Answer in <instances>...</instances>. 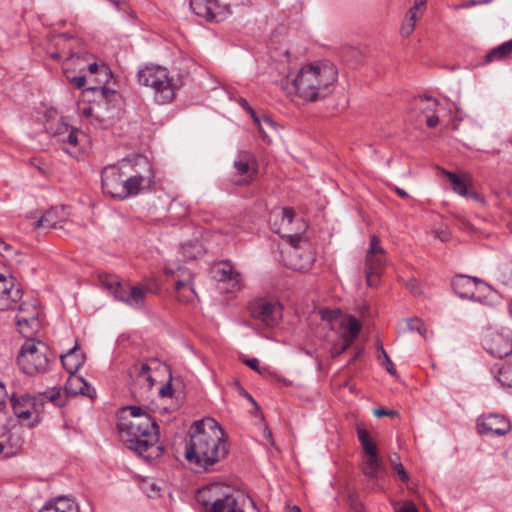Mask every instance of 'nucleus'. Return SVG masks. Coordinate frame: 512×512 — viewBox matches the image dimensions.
<instances>
[{"instance_id": "20e7f679", "label": "nucleus", "mask_w": 512, "mask_h": 512, "mask_svg": "<svg viewBox=\"0 0 512 512\" xmlns=\"http://www.w3.org/2000/svg\"><path fill=\"white\" fill-rule=\"evenodd\" d=\"M54 358L44 342L28 338L18 353L17 364L24 374L33 376L48 371Z\"/></svg>"}, {"instance_id": "37998d69", "label": "nucleus", "mask_w": 512, "mask_h": 512, "mask_svg": "<svg viewBox=\"0 0 512 512\" xmlns=\"http://www.w3.org/2000/svg\"><path fill=\"white\" fill-rule=\"evenodd\" d=\"M419 101L420 103H423V102H427L428 104L424 107V106H420V108L422 109L423 113L425 114H429V113H435V110H436V107L438 106V101L433 99L432 97L430 96H425V97H420L419 98Z\"/></svg>"}, {"instance_id": "1a4fd4ad", "label": "nucleus", "mask_w": 512, "mask_h": 512, "mask_svg": "<svg viewBox=\"0 0 512 512\" xmlns=\"http://www.w3.org/2000/svg\"><path fill=\"white\" fill-rule=\"evenodd\" d=\"M11 403L15 416L28 427L32 428L41 421L42 403L36 396H13Z\"/></svg>"}, {"instance_id": "c85d7f7f", "label": "nucleus", "mask_w": 512, "mask_h": 512, "mask_svg": "<svg viewBox=\"0 0 512 512\" xmlns=\"http://www.w3.org/2000/svg\"><path fill=\"white\" fill-rule=\"evenodd\" d=\"M491 372L501 386L512 388V363H496Z\"/></svg>"}, {"instance_id": "13d9d810", "label": "nucleus", "mask_w": 512, "mask_h": 512, "mask_svg": "<svg viewBox=\"0 0 512 512\" xmlns=\"http://www.w3.org/2000/svg\"><path fill=\"white\" fill-rule=\"evenodd\" d=\"M159 394L162 396V397H170L172 396L173 394V388H172V385L171 383H166L165 385H163L159 391Z\"/></svg>"}, {"instance_id": "49530a36", "label": "nucleus", "mask_w": 512, "mask_h": 512, "mask_svg": "<svg viewBox=\"0 0 512 512\" xmlns=\"http://www.w3.org/2000/svg\"><path fill=\"white\" fill-rule=\"evenodd\" d=\"M391 463H392L394 472L397 474V476L400 478V480L402 482H408L409 475L405 471L403 465L401 463H394V461L392 459H391Z\"/></svg>"}, {"instance_id": "2eb2a0df", "label": "nucleus", "mask_w": 512, "mask_h": 512, "mask_svg": "<svg viewBox=\"0 0 512 512\" xmlns=\"http://www.w3.org/2000/svg\"><path fill=\"white\" fill-rule=\"evenodd\" d=\"M176 298L179 302L189 304L197 298L193 283L192 272L184 267H179L172 273Z\"/></svg>"}, {"instance_id": "bf43d9fd", "label": "nucleus", "mask_w": 512, "mask_h": 512, "mask_svg": "<svg viewBox=\"0 0 512 512\" xmlns=\"http://www.w3.org/2000/svg\"><path fill=\"white\" fill-rule=\"evenodd\" d=\"M6 390L2 382H0V412L5 409Z\"/></svg>"}, {"instance_id": "5fc2aeb1", "label": "nucleus", "mask_w": 512, "mask_h": 512, "mask_svg": "<svg viewBox=\"0 0 512 512\" xmlns=\"http://www.w3.org/2000/svg\"><path fill=\"white\" fill-rule=\"evenodd\" d=\"M395 512H419L416 505L412 501H406L404 504L395 510Z\"/></svg>"}, {"instance_id": "e433bc0d", "label": "nucleus", "mask_w": 512, "mask_h": 512, "mask_svg": "<svg viewBox=\"0 0 512 512\" xmlns=\"http://www.w3.org/2000/svg\"><path fill=\"white\" fill-rule=\"evenodd\" d=\"M238 103L239 105L245 109L249 114L250 116L252 117L254 123L258 126V130L259 132L261 133L263 139H266L267 138V134L266 132L264 131V129H262L261 127V120H260V117L259 115L254 111V109L249 105L248 101L244 98H239L238 99Z\"/></svg>"}, {"instance_id": "f3484780", "label": "nucleus", "mask_w": 512, "mask_h": 512, "mask_svg": "<svg viewBox=\"0 0 512 512\" xmlns=\"http://www.w3.org/2000/svg\"><path fill=\"white\" fill-rule=\"evenodd\" d=\"M233 167L235 169L234 183L239 186L250 184L257 175L254 157L246 152H240L234 160Z\"/></svg>"}, {"instance_id": "774afa93", "label": "nucleus", "mask_w": 512, "mask_h": 512, "mask_svg": "<svg viewBox=\"0 0 512 512\" xmlns=\"http://www.w3.org/2000/svg\"><path fill=\"white\" fill-rule=\"evenodd\" d=\"M243 395L246 397V399L249 400V402H251V404L254 406L255 410L258 412L259 411V406L256 403V401L254 400V398L248 392H246V391L243 392Z\"/></svg>"}, {"instance_id": "6e6552de", "label": "nucleus", "mask_w": 512, "mask_h": 512, "mask_svg": "<svg viewBox=\"0 0 512 512\" xmlns=\"http://www.w3.org/2000/svg\"><path fill=\"white\" fill-rule=\"evenodd\" d=\"M129 159H123L116 165L106 166L101 174L103 193L116 200H125L126 178Z\"/></svg>"}, {"instance_id": "39448f33", "label": "nucleus", "mask_w": 512, "mask_h": 512, "mask_svg": "<svg viewBox=\"0 0 512 512\" xmlns=\"http://www.w3.org/2000/svg\"><path fill=\"white\" fill-rule=\"evenodd\" d=\"M139 84L151 87L160 104L170 103L176 95V85L169 77L168 70L159 65H145L137 72Z\"/></svg>"}, {"instance_id": "aec40b11", "label": "nucleus", "mask_w": 512, "mask_h": 512, "mask_svg": "<svg viewBox=\"0 0 512 512\" xmlns=\"http://www.w3.org/2000/svg\"><path fill=\"white\" fill-rule=\"evenodd\" d=\"M23 444V439L16 427L3 429L0 433V455L11 457L18 453Z\"/></svg>"}, {"instance_id": "79ce46f5", "label": "nucleus", "mask_w": 512, "mask_h": 512, "mask_svg": "<svg viewBox=\"0 0 512 512\" xmlns=\"http://www.w3.org/2000/svg\"><path fill=\"white\" fill-rule=\"evenodd\" d=\"M407 328L410 331L418 332L421 336L426 338L427 329L420 319H409L407 321Z\"/></svg>"}, {"instance_id": "6e6d98bb", "label": "nucleus", "mask_w": 512, "mask_h": 512, "mask_svg": "<svg viewBox=\"0 0 512 512\" xmlns=\"http://www.w3.org/2000/svg\"><path fill=\"white\" fill-rule=\"evenodd\" d=\"M398 413L395 410H386L383 408L375 409L374 415L376 417H382V416H396Z\"/></svg>"}, {"instance_id": "de8ad7c7", "label": "nucleus", "mask_w": 512, "mask_h": 512, "mask_svg": "<svg viewBox=\"0 0 512 512\" xmlns=\"http://www.w3.org/2000/svg\"><path fill=\"white\" fill-rule=\"evenodd\" d=\"M280 215H281L282 224L289 225L293 222L295 213H294V210L291 208H283L280 211Z\"/></svg>"}, {"instance_id": "4c0bfd02", "label": "nucleus", "mask_w": 512, "mask_h": 512, "mask_svg": "<svg viewBox=\"0 0 512 512\" xmlns=\"http://www.w3.org/2000/svg\"><path fill=\"white\" fill-rule=\"evenodd\" d=\"M36 397L41 401L42 408L44 407V403L47 401L53 403L57 407H61L63 405V403L60 402V391L56 389H53L51 391H45L43 393H40Z\"/></svg>"}, {"instance_id": "c03bdc74", "label": "nucleus", "mask_w": 512, "mask_h": 512, "mask_svg": "<svg viewBox=\"0 0 512 512\" xmlns=\"http://www.w3.org/2000/svg\"><path fill=\"white\" fill-rule=\"evenodd\" d=\"M112 293H113L115 299L125 303V299L127 298L128 294H129V288L122 286L119 281H115V288Z\"/></svg>"}, {"instance_id": "680f3d73", "label": "nucleus", "mask_w": 512, "mask_h": 512, "mask_svg": "<svg viewBox=\"0 0 512 512\" xmlns=\"http://www.w3.org/2000/svg\"><path fill=\"white\" fill-rule=\"evenodd\" d=\"M245 364L251 369L258 371L259 369V361L257 358H250L245 361Z\"/></svg>"}, {"instance_id": "0e129e2a", "label": "nucleus", "mask_w": 512, "mask_h": 512, "mask_svg": "<svg viewBox=\"0 0 512 512\" xmlns=\"http://www.w3.org/2000/svg\"><path fill=\"white\" fill-rule=\"evenodd\" d=\"M406 286L414 294H418L420 292L418 289V284L415 280L409 281Z\"/></svg>"}, {"instance_id": "ddd939ff", "label": "nucleus", "mask_w": 512, "mask_h": 512, "mask_svg": "<svg viewBox=\"0 0 512 512\" xmlns=\"http://www.w3.org/2000/svg\"><path fill=\"white\" fill-rule=\"evenodd\" d=\"M253 318L261 321L268 327L276 326L282 319V306L276 302H269L265 299L253 301L249 306Z\"/></svg>"}, {"instance_id": "052dcab7", "label": "nucleus", "mask_w": 512, "mask_h": 512, "mask_svg": "<svg viewBox=\"0 0 512 512\" xmlns=\"http://www.w3.org/2000/svg\"><path fill=\"white\" fill-rule=\"evenodd\" d=\"M313 261H314L313 256L311 254H308L307 258H306V262L304 264L299 265V266L295 265L294 268L297 269V270H307L311 266Z\"/></svg>"}, {"instance_id": "cd10ccee", "label": "nucleus", "mask_w": 512, "mask_h": 512, "mask_svg": "<svg viewBox=\"0 0 512 512\" xmlns=\"http://www.w3.org/2000/svg\"><path fill=\"white\" fill-rule=\"evenodd\" d=\"M425 5L426 0H414V5L409 9L400 29L402 36L408 37L414 31L416 22L418 20V10L421 7H425Z\"/></svg>"}, {"instance_id": "a878e982", "label": "nucleus", "mask_w": 512, "mask_h": 512, "mask_svg": "<svg viewBox=\"0 0 512 512\" xmlns=\"http://www.w3.org/2000/svg\"><path fill=\"white\" fill-rule=\"evenodd\" d=\"M60 358L64 369L70 374V376L76 374L85 361L84 354L80 351L77 342L74 347L69 349L67 353L61 355Z\"/></svg>"}, {"instance_id": "5701e85b", "label": "nucleus", "mask_w": 512, "mask_h": 512, "mask_svg": "<svg viewBox=\"0 0 512 512\" xmlns=\"http://www.w3.org/2000/svg\"><path fill=\"white\" fill-rule=\"evenodd\" d=\"M84 91H93L99 94V100L96 106L84 109V113L91 116L94 114V111L97 110V118H100L99 110L102 106H107L115 102L119 97V94L115 90L107 88L106 86H90L84 89Z\"/></svg>"}, {"instance_id": "c9c22d12", "label": "nucleus", "mask_w": 512, "mask_h": 512, "mask_svg": "<svg viewBox=\"0 0 512 512\" xmlns=\"http://www.w3.org/2000/svg\"><path fill=\"white\" fill-rule=\"evenodd\" d=\"M88 71L91 75L96 74L99 83H103L102 86L109 82L111 78V71L106 65L98 66L96 62L88 65Z\"/></svg>"}, {"instance_id": "4468645a", "label": "nucleus", "mask_w": 512, "mask_h": 512, "mask_svg": "<svg viewBox=\"0 0 512 512\" xmlns=\"http://www.w3.org/2000/svg\"><path fill=\"white\" fill-rule=\"evenodd\" d=\"M483 347L492 356L500 359L512 354V333L510 331H494L485 335Z\"/></svg>"}, {"instance_id": "f8f14e48", "label": "nucleus", "mask_w": 512, "mask_h": 512, "mask_svg": "<svg viewBox=\"0 0 512 512\" xmlns=\"http://www.w3.org/2000/svg\"><path fill=\"white\" fill-rule=\"evenodd\" d=\"M189 5L196 16L207 22H221L231 14L230 7L218 0H190Z\"/></svg>"}, {"instance_id": "7ed1b4c3", "label": "nucleus", "mask_w": 512, "mask_h": 512, "mask_svg": "<svg viewBox=\"0 0 512 512\" xmlns=\"http://www.w3.org/2000/svg\"><path fill=\"white\" fill-rule=\"evenodd\" d=\"M337 77L338 71L332 63L316 62L301 67L292 78L288 75L280 81V85L287 94H295L307 102H316L332 92Z\"/></svg>"}, {"instance_id": "4be33fe9", "label": "nucleus", "mask_w": 512, "mask_h": 512, "mask_svg": "<svg viewBox=\"0 0 512 512\" xmlns=\"http://www.w3.org/2000/svg\"><path fill=\"white\" fill-rule=\"evenodd\" d=\"M440 171L444 176L448 178L453 192L462 197H471L476 200H480V196L477 193H469L468 191V183L470 182V177L468 174L463 173L459 175L445 169H440Z\"/></svg>"}, {"instance_id": "dca6fc26", "label": "nucleus", "mask_w": 512, "mask_h": 512, "mask_svg": "<svg viewBox=\"0 0 512 512\" xmlns=\"http://www.w3.org/2000/svg\"><path fill=\"white\" fill-rule=\"evenodd\" d=\"M476 428L483 436H504L511 431V423L503 415L488 414L477 419Z\"/></svg>"}, {"instance_id": "09e8293b", "label": "nucleus", "mask_w": 512, "mask_h": 512, "mask_svg": "<svg viewBox=\"0 0 512 512\" xmlns=\"http://www.w3.org/2000/svg\"><path fill=\"white\" fill-rule=\"evenodd\" d=\"M342 339H343L342 345L340 347H334L332 350V355L334 357H337V356L341 355L342 353H344L346 350H348L350 348V346L354 342L348 338H342Z\"/></svg>"}, {"instance_id": "6ab92c4d", "label": "nucleus", "mask_w": 512, "mask_h": 512, "mask_svg": "<svg viewBox=\"0 0 512 512\" xmlns=\"http://www.w3.org/2000/svg\"><path fill=\"white\" fill-rule=\"evenodd\" d=\"M214 278L219 282L227 283L229 292H235L241 287L242 277L235 271L230 262H221L213 268Z\"/></svg>"}, {"instance_id": "ea45409f", "label": "nucleus", "mask_w": 512, "mask_h": 512, "mask_svg": "<svg viewBox=\"0 0 512 512\" xmlns=\"http://www.w3.org/2000/svg\"><path fill=\"white\" fill-rule=\"evenodd\" d=\"M376 346L378 349V356H377L378 360L383 359V365H385L387 371L391 375H395L396 374L395 366H394L393 362L391 361L390 357L388 356L386 350L384 349L382 343L380 341H377Z\"/></svg>"}, {"instance_id": "338daca9", "label": "nucleus", "mask_w": 512, "mask_h": 512, "mask_svg": "<svg viewBox=\"0 0 512 512\" xmlns=\"http://www.w3.org/2000/svg\"><path fill=\"white\" fill-rule=\"evenodd\" d=\"M489 0H472V1H469L465 4L462 5V7H465V8H468V7H471V6H474V5H478V4H485V3H488Z\"/></svg>"}, {"instance_id": "58836bf2", "label": "nucleus", "mask_w": 512, "mask_h": 512, "mask_svg": "<svg viewBox=\"0 0 512 512\" xmlns=\"http://www.w3.org/2000/svg\"><path fill=\"white\" fill-rule=\"evenodd\" d=\"M17 314H22V317L27 318L32 314L33 318L38 317L39 313L37 310V306L35 303L28 301H20L19 305L16 307Z\"/></svg>"}, {"instance_id": "473e14b6", "label": "nucleus", "mask_w": 512, "mask_h": 512, "mask_svg": "<svg viewBox=\"0 0 512 512\" xmlns=\"http://www.w3.org/2000/svg\"><path fill=\"white\" fill-rule=\"evenodd\" d=\"M148 288L133 286L129 288V294L125 299V304L133 308H142L145 302V294Z\"/></svg>"}, {"instance_id": "f257e3e1", "label": "nucleus", "mask_w": 512, "mask_h": 512, "mask_svg": "<svg viewBox=\"0 0 512 512\" xmlns=\"http://www.w3.org/2000/svg\"><path fill=\"white\" fill-rule=\"evenodd\" d=\"M117 428L126 447L144 459L151 460L163 454L164 448L159 444V426L143 408L132 405L121 408Z\"/></svg>"}, {"instance_id": "72a5a7b5", "label": "nucleus", "mask_w": 512, "mask_h": 512, "mask_svg": "<svg viewBox=\"0 0 512 512\" xmlns=\"http://www.w3.org/2000/svg\"><path fill=\"white\" fill-rule=\"evenodd\" d=\"M357 436L367 457L379 456L376 444L371 440L366 429L357 427Z\"/></svg>"}, {"instance_id": "3c124183", "label": "nucleus", "mask_w": 512, "mask_h": 512, "mask_svg": "<svg viewBox=\"0 0 512 512\" xmlns=\"http://www.w3.org/2000/svg\"><path fill=\"white\" fill-rule=\"evenodd\" d=\"M13 253H16V250L14 248L6 243L3 239L0 238V254L3 257H10Z\"/></svg>"}, {"instance_id": "b1692460", "label": "nucleus", "mask_w": 512, "mask_h": 512, "mask_svg": "<svg viewBox=\"0 0 512 512\" xmlns=\"http://www.w3.org/2000/svg\"><path fill=\"white\" fill-rule=\"evenodd\" d=\"M39 512H79V505L73 498L57 496L47 501Z\"/></svg>"}, {"instance_id": "c756f323", "label": "nucleus", "mask_w": 512, "mask_h": 512, "mask_svg": "<svg viewBox=\"0 0 512 512\" xmlns=\"http://www.w3.org/2000/svg\"><path fill=\"white\" fill-rule=\"evenodd\" d=\"M339 325L343 330L341 338H348L352 341L358 337L362 328L360 322L352 315L344 316V318H341Z\"/></svg>"}, {"instance_id": "423d86ee", "label": "nucleus", "mask_w": 512, "mask_h": 512, "mask_svg": "<svg viewBox=\"0 0 512 512\" xmlns=\"http://www.w3.org/2000/svg\"><path fill=\"white\" fill-rule=\"evenodd\" d=\"M218 484L199 489L195 495L200 512H244L232 494H221Z\"/></svg>"}, {"instance_id": "69168bd1", "label": "nucleus", "mask_w": 512, "mask_h": 512, "mask_svg": "<svg viewBox=\"0 0 512 512\" xmlns=\"http://www.w3.org/2000/svg\"><path fill=\"white\" fill-rule=\"evenodd\" d=\"M115 281L116 280H108L107 278L105 280L102 281L103 285L108 289L110 290L111 292H113L114 288H115Z\"/></svg>"}, {"instance_id": "a18cd8bd", "label": "nucleus", "mask_w": 512, "mask_h": 512, "mask_svg": "<svg viewBox=\"0 0 512 512\" xmlns=\"http://www.w3.org/2000/svg\"><path fill=\"white\" fill-rule=\"evenodd\" d=\"M322 318L324 320L329 321L330 323H338V324H340V319L344 318V316L341 315L339 310H336V311H324Z\"/></svg>"}, {"instance_id": "2f4dec72", "label": "nucleus", "mask_w": 512, "mask_h": 512, "mask_svg": "<svg viewBox=\"0 0 512 512\" xmlns=\"http://www.w3.org/2000/svg\"><path fill=\"white\" fill-rule=\"evenodd\" d=\"M512 56V39L506 41L499 46L493 48L487 55L485 56V62L491 63L493 61H501L508 59Z\"/></svg>"}, {"instance_id": "7c9ffc66", "label": "nucleus", "mask_w": 512, "mask_h": 512, "mask_svg": "<svg viewBox=\"0 0 512 512\" xmlns=\"http://www.w3.org/2000/svg\"><path fill=\"white\" fill-rule=\"evenodd\" d=\"M15 319L18 330L24 337H29L40 327L38 317L33 318L32 314L28 316V319L22 317V314H16Z\"/></svg>"}, {"instance_id": "9d476101", "label": "nucleus", "mask_w": 512, "mask_h": 512, "mask_svg": "<svg viewBox=\"0 0 512 512\" xmlns=\"http://www.w3.org/2000/svg\"><path fill=\"white\" fill-rule=\"evenodd\" d=\"M385 263V251L381 247L380 239L376 235H372L370 237L369 249L366 254L365 268L366 281L370 287L378 284L379 277Z\"/></svg>"}, {"instance_id": "e2e57ef3", "label": "nucleus", "mask_w": 512, "mask_h": 512, "mask_svg": "<svg viewBox=\"0 0 512 512\" xmlns=\"http://www.w3.org/2000/svg\"><path fill=\"white\" fill-rule=\"evenodd\" d=\"M259 117H260V120H261V127L262 128H263V124H265V125H267L269 127H272V128L274 127V122H273V120L270 117H268L265 114L259 115Z\"/></svg>"}, {"instance_id": "393cba45", "label": "nucleus", "mask_w": 512, "mask_h": 512, "mask_svg": "<svg viewBox=\"0 0 512 512\" xmlns=\"http://www.w3.org/2000/svg\"><path fill=\"white\" fill-rule=\"evenodd\" d=\"M65 390L68 394L83 395L91 399L96 396L95 389L83 377L76 374L69 376Z\"/></svg>"}, {"instance_id": "4d7b16f0", "label": "nucleus", "mask_w": 512, "mask_h": 512, "mask_svg": "<svg viewBox=\"0 0 512 512\" xmlns=\"http://www.w3.org/2000/svg\"><path fill=\"white\" fill-rule=\"evenodd\" d=\"M439 123V119H438V116L435 115V113H432V114H428L426 116V125L429 127V128H434L438 125Z\"/></svg>"}, {"instance_id": "8fccbe9b", "label": "nucleus", "mask_w": 512, "mask_h": 512, "mask_svg": "<svg viewBox=\"0 0 512 512\" xmlns=\"http://www.w3.org/2000/svg\"><path fill=\"white\" fill-rule=\"evenodd\" d=\"M149 371H150V367L147 364H142V366L139 370V373H138V377L147 381L149 383V385L152 386L154 383V380L149 375Z\"/></svg>"}, {"instance_id": "864d4df0", "label": "nucleus", "mask_w": 512, "mask_h": 512, "mask_svg": "<svg viewBox=\"0 0 512 512\" xmlns=\"http://www.w3.org/2000/svg\"><path fill=\"white\" fill-rule=\"evenodd\" d=\"M282 237L285 238L286 241L288 243H290L291 246L295 249L298 248V245L302 239L301 235H299V234H288V235H283Z\"/></svg>"}, {"instance_id": "f704fd0d", "label": "nucleus", "mask_w": 512, "mask_h": 512, "mask_svg": "<svg viewBox=\"0 0 512 512\" xmlns=\"http://www.w3.org/2000/svg\"><path fill=\"white\" fill-rule=\"evenodd\" d=\"M381 468L382 465L379 456H370L365 460L362 471L365 476L371 479H377Z\"/></svg>"}, {"instance_id": "f03ea898", "label": "nucleus", "mask_w": 512, "mask_h": 512, "mask_svg": "<svg viewBox=\"0 0 512 512\" xmlns=\"http://www.w3.org/2000/svg\"><path fill=\"white\" fill-rule=\"evenodd\" d=\"M226 434L212 418L195 421L186 443L185 458L205 471L223 461L228 455Z\"/></svg>"}, {"instance_id": "9b49d317", "label": "nucleus", "mask_w": 512, "mask_h": 512, "mask_svg": "<svg viewBox=\"0 0 512 512\" xmlns=\"http://www.w3.org/2000/svg\"><path fill=\"white\" fill-rule=\"evenodd\" d=\"M23 298V290L11 274L0 273V311L15 310Z\"/></svg>"}, {"instance_id": "bb28decb", "label": "nucleus", "mask_w": 512, "mask_h": 512, "mask_svg": "<svg viewBox=\"0 0 512 512\" xmlns=\"http://www.w3.org/2000/svg\"><path fill=\"white\" fill-rule=\"evenodd\" d=\"M63 213V209L52 208L47 210L42 217L35 222V228H47V229H55L58 227H62V223L64 222V216H60L59 214Z\"/></svg>"}, {"instance_id": "0eeeda50", "label": "nucleus", "mask_w": 512, "mask_h": 512, "mask_svg": "<svg viewBox=\"0 0 512 512\" xmlns=\"http://www.w3.org/2000/svg\"><path fill=\"white\" fill-rule=\"evenodd\" d=\"M153 178L154 173L147 157L138 155L134 160L129 159L125 199L150 191Z\"/></svg>"}, {"instance_id": "a211bd4d", "label": "nucleus", "mask_w": 512, "mask_h": 512, "mask_svg": "<svg viewBox=\"0 0 512 512\" xmlns=\"http://www.w3.org/2000/svg\"><path fill=\"white\" fill-rule=\"evenodd\" d=\"M57 137L62 144V149L75 158L80 154L81 143L87 138L84 132L67 124H63L58 129Z\"/></svg>"}, {"instance_id": "a19ab883", "label": "nucleus", "mask_w": 512, "mask_h": 512, "mask_svg": "<svg viewBox=\"0 0 512 512\" xmlns=\"http://www.w3.org/2000/svg\"><path fill=\"white\" fill-rule=\"evenodd\" d=\"M347 503L351 512H365L364 506L359 499V496L355 493H351L348 495Z\"/></svg>"}, {"instance_id": "603ef678", "label": "nucleus", "mask_w": 512, "mask_h": 512, "mask_svg": "<svg viewBox=\"0 0 512 512\" xmlns=\"http://www.w3.org/2000/svg\"><path fill=\"white\" fill-rule=\"evenodd\" d=\"M67 78L70 81V83L75 85L78 89H83V87L85 86L86 81H87V79L84 75L73 76V77L67 76Z\"/></svg>"}, {"instance_id": "412c9836", "label": "nucleus", "mask_w": 512, "mask_h": 512, "mask_svg": "<svg viewBox=\"0 0 512 512\" xmlns=\"http://www.w3.org/2000/svg\"><path fill=\"white\" fill-rule=\"evenodd\" d=\"M479 283H481V280L476 277L459 275L452 280V288L461 298L482 302L480 297L475 296V288Z\"/></svg>"}]
</instances>
